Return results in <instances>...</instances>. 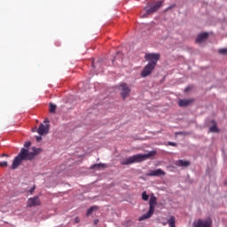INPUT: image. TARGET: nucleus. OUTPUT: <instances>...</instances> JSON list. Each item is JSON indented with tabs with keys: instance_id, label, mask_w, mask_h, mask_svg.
Masks as SVG:
<instances>
[{
	"instance_id": "3",
	"label": "nucleus",
	"mask_w": 227,
	"mask_h": 227,
	"mask_svg": "<svg viewBox=\"0 0 227 227\" xmlns=\"http://www.w3.org/2000/svg\"><path fill=\"white\" fill-rule=\"evenodd\" d=\"M157 205V198L155 196H153L150 198L149 200V211L143 215L140 218L139 221H145V219H150L152 215H153V212H155V206Z\"/></svg>"
},
{
	"instance_id": "19",
	"label": "nucleus",
	"mask_w": 227,
	"mask_h": 227,
	"mask_svg": "<svg viewBox=\"0 0 227 227\" xmlns=\"http://www.w3.org/2000/svg\"><path fill=\"white\" fill-rule=\"evenodd\" d=\"M149 198H150V196L147 195L146 192H142V200L144 201H148Z\"/></svg>"
},
{
	"instance_id": "10",
	"label": "nucleus",
	"mask_w": 227,
	"mask_h": 227,
	"mask_svg": "<svg viewBox=\"0 0 227 227\" xmlns=\"http://www.w3.org/2000/svg\"><path fill=\"white\" fill-rule=\"evenodd\" d=\"M166 176V172L162 169L158 168L156 170H151L147 173V176Z\"/></svg>"
},
{
	"instance_id": "18",
	"label": "nucleus",
	"mask_w": 227,
	"mask_h": 227,
	"mask_svg": "<svg viewBox=\"0 0 227 227\" xmlns=\"http://www.w3.org/2000/svg\"><path fill=\"white\" fill-rule=\"evenodd\" d=\"M209 131L211 132H219V129L217 128V124H213L212 127L209 128Z\"/></svg>"
},
{
	"instance_id": "27",
	"label": "nucleus",
	"mask_w": 227,
	"mask_h": 227,
	"mask_svg": "<svg viewBox=\"0 0 227 227\" xmlns=\"http://www.w3.org/2000/svg\"><path fill=\"white\" fill-rule=\"evenodd\" d=\"M74 222L77 223H81V220L79 219V217H76L75 219H74Z\"/></svg>"
},
{
	"instance_id": "5",
	"label": "nucleus",
	"mask_w": 227,
	"mask_h": 227,
	"mask_svg": "<svg viewBox=\"0 0 227 227\" xmlns=\"http://www.w3.org/2000/svg\"><path fill=\"white\" fill-rule=\"evenodd\" d=\"M160 6H162V2L159 1L157 2L153 6H152L149 9H145V13L142 14V19H146V17H148V15L152 14V13H155V12L157 10H159V8H160Z\"/></svg>"
},
{
	"instance_id": "13",
	"label": "nucleus",
	"mask_w": 227,
	"mask_h": 227,
	"mask_svg": "<svg viewBox=\"0 0 227 227\" xmlns=\"http://www.w3.org/2000/svg\"><path fill=\"white\" fill-rule=\"evenodd\" d=\"M192 99H180L178 101L179 107H187V106H191L192 104Z\"/></svg>"
},
{
	"instance_id": "22",
	"label": "nucleus",
	"mask_w": 227,
	"mask_h": 227,
	"mask_svg": "<svg viewBox=\"0 0 227 227\" xmlns=\"http://www.w3.org/2000/svg\"><path fill=\"white\" fill-rule=\"evenodd\" d=\"M0 168H8V161H0Z\"/></svg>"
},
{
	"instance_id": "29",
	"label": "nucleus",
	"mask_w": 227,
	"mask_h": 227,
	"mask_svg": "<svg viewBox=\"0 0 227 227\" xmlns=\"http://www.w3.org/2000/svg\"><path fill=\"white\" fill-rule=\"evenodd\" d=\"M94 224H98V219L94 220Z\"/></svg>"
},
{
	"instance_id": "21",
	"label": "nucleus",
	"mask_w": 227,
	"mask_h": 227,
	"mask_svg": "<svg viewBox=\"0 0 227 227\" xmlns=\"http://www.w3.org/2000/svg\"><path fill=\"white\" fill-rule=\"evenodd\" d=\"M218 52L219 54L225 55L227 54V49L226 48L220 49Z\"/></svg>"
},
{
	"instance_id": "7",
	"label": "nucleus",
	"mask_w": 227,
	"mask_h": 227,
	"mask_svg": "<svg viewBox=\"0 0 227 227\" xmlns=\"http://www.w3.org/2000/svg\"><path fill=\"white\" fill-rule=\"evenodd\" d=\"M119 90L121 91V97H122L123 100H125L127 97L130 95V88H129V85L127 83H121L119 86Z\"/></svg>"
},
{
	"instance_id": "14",
	"label": "nucleus",
	"mask_w": 227,
	"mask_h": 227,
	"mask_svg": "<svg viewBox=\"0 0 227 227\" xmlns=\"http://www.w3.org/2000/svg\"><path fill=\"white\" fill-rule=\"evenodd\" d=\"M208 38V33H203L198 35L196 42L197 43H201V42H205Z\"/></svg>"
},
{
	"instance_id": "24",
	"label": "nucleus",
	"mask_w": 227,
	"mask_h": 227,
	"mask_svg": "<svg viewBox=\"0 0 227 227\" xmlns=\"http://www.w3.org/2000/svg\"><path fill=\"white\" fill-rule=\"evenodd\" d=\"M24 146H25V148H29V146H31V142H26L24 144Z\"/></svg>"
},
{
	"instance_id": "16",
	"label": "nucleus",
	"mask_w": 227,
	"mask_h": 227,
	"mask_svg": "<svg viewBox=\"0 0 227 227\" xmlns=\"http://www.w3.org/2000/svg\"><path fill=\"white\" fill-rule=\"evenodd\" d=\"M102 168H106V164L97 163L91 166V169H102Z\"/></svg>"
},
{
	"instance_id": "23",
	"label": "nucleus",
	"mask_w": 227,
	"mask_h": 227,
	"mask_svg": "<svg viewBox=\"0 0 227 227\" xmlns=\"http://www.w3.org/2000/svg\"><path fill=\"white\" fill-rule=\"evenodd\" d=\"M35 189H36V186L34 185L32 188H30V190L28 191V192H29L30 194H33V192H35Z\"/></svg>"
},
{
	"instance_id": "6",
	"label": "nucleus",
	"mask_w": 227,
	"mask_h": 227,
	"mask_svg": "<svg viewBox=\"0 0 227 227\" xmlns=\"http://www.w3.org/2000/svg\"><path fill=\"white\" fill-rule=\"evenodd\" d=\"M42 205V200H40V197L34 196L29 198L27 201V207L28 208H33V207H40Z\"/></svg>"
},
{
	"instance_id": "15",
	"label": "nucleus",
	"mask_w": 227,
	"mask_h": 227,
	"mask_svg": "<svg viewBox=\"0 0 227 227\" xmlns=\"http://www.w3.org/2000/svg\"><path fill=\"white\" fill-rule=\"evenodd\" d=\"M167 223H168V224L169 225V227H176V218L174 215L170 216V217L167 220Z\"/></svg>"
},
{
	"instance_id": "26",
	"label": "nucleus",
	"mask_w": 227,
	"mask_h": 227,
	"mask_svg": "<svg viewBox=\"0 0 227 227\" xmlns=\"http://www.w3.org/2000/svg\"><path fill=\"white\" fill-rule=\"evenodd\" d=\"M36 141L37 143H40V141H42V137H36Z\"/></svg>"
},
{
	"instance_id": "9",
	"label": "nucleus",
	"mask_w": 227,
	"mask_h": 227,
	"mask_svg": "<svg viewBox=\"0 0 227 227\" xmlns=\"http://www.w3.org/2000/svg\"><path fill=\"white\" fill-rule=\"evenodd\" d=\"M155 70V66H153L152 64H147L144 69L142 70L141 76L142 77H148Z\"/></svg>"
},
{
	"instance_id": "2",
	"label": "nucleus",
	"mask_w": 227,
	"mask_h": 227,
	"mask_svg": "<svg viewBox=\"0 0 227 227\" xmlns=\"http://www.w3.org/2000/svg\"><path fill=\"white\" fill-rule=\"evenodd\" d=\"M155 155H157V151H151L146 154H135L133 156H129V158H126L125 160H122L121 161V164L122 166H129L130 164L143 162L144 160L151 159V157H155Z\"/></svg>"
},
{
	"instance_id": "4",
	"label": "nucleus",
	"mask_w": 227,
	"mask_h": 227,
	"mask_svg": "<svg viewBox=\"0 0 227 227\" xmlns=\"http://www.w3.org/2000/svg\"><path fill=\"white\" fill-rule=\"evenodd\" d=\"M145 61H149V65L153 67H157V61L160 59V55L159 53H146L145 56Z\"/></svg>"
},
{
	"instance_id": "17",
	"label": "nucleus",
	"mask_w": 227,
	"mask_h": 227,
	"mask_svg": "<svg viewBox=\"0 0 227 227\" xmlns=\"http://www.w3.org/2000/svg\"><path fill=\"white\" fill-rule=\"evenodd\" d=\"M97 208H98V207H97V206L90 207L87 210V214H86L87 217H90V215H91V214H93V211H94V210H97Z\"/></svg>"
},
{
	"instance_id": "28",
	"label": "nucleus",
	"mask_w": 227,
	"mask_h": 227,
	"mask_svg": "<svg viewBox=\"0 0 227 227\" xmlns=\"http://www.w3.org/2000/svg\"><path fill=\"white\" fill-rule=\"evenodd\" d=\"M1 157H10V155H8V154H6V153H3V154L1 155Z\"/></svg>"
},
{
	"instance_id": "31",
	"label": "nucleus",
	"mask_w": 227,
	"mask_h": 227,
	"mask_svg": "<svg viewBox=\"0 0 227 227\" xmlns=\"http://www.w3.org/2000/svg\"><path fill=\"white\" fill-rule=\"evenodd\" d=\"M92 67H93V68H95V62L94 61H92Z\"/></svg>"
},
{
	"instance_id": "12",
	"label": "nucleus",
	"mask_w": 227,
	"mask_h": 227,
	"mask_svg": "<svg viewBox=\"0 0 227 227\" xmlns=\"http://www.w3.org/2000/svg\"><path fill=\"white\" fill-rule=\"evenodd\" d=\"M176 166H178L179 168H189V166H191V161L178 160L176 161Z\"/></svg>"
},
{
	"instance_id": "1",
	"label": "nucleus",
	"mask_w": 227,
	"mask_h": 227,
	"mask_svg": "<svg viewBox=\"0 0 227 227\" xmlns=\"http://www.w3.org/2000/svg\"><path fill=\"white\" fill-rule=\"evenodd\" d=\"M39 153H42V148L32 147V152L21 148L20 153L14 158L11 169H17L24 160H33Z\"/></svg>"
},
{
	"instance_id": "25",
	"label": "nucleus",
	"mask_w": 227,
	"mask_h": 227,
	"mask_svg": "<svg viewBox=\"0 0 227 227\" xmlns=\"http://www.w3.org/2000/svg\"><path fill=\"white\" fill-rule=\"evenodd\" d=\"M168 146H176V143H175V142H168Z\"/></svg>"
},
{
	"instance_id": "8",
	"label": "nucleus",
	"mask_w": 227,
	"mask_h": 227,
	"mask_svg": "<svg viewBox=\"0 0 227 227\" xmlns=\"http://www.w3.org/2000/svg\"><path fill=\"white\" fill-rule=\"evenodd\" d=\"M194 227H212V219L207 218L205 221L199 220L193 223Z\"/></svg>"
},
{
	"instance_id": "30",
	"label": "nucleus",
	"mask_w": 227,
	"mask_h": 227,
	"mask_svg": "<svg viewBox=\"0 0 227 227\" xmlns=\"http://www.w3.org/2000/svg\"><path fill=\"white\" fill-rule=\"evenodd\" d=\"M191 90V87H187L186 89H185V91H190Z\"/></svg>"
},
{
	"instance_id": "11",
	"label": "nucleus",
	"mask_w": 227,
	"mask_h": 227,
	"mask_svg": "<svg viewBox=\"0 0 227 227\" xmlns=\"http://www.w3.org/2000/svg\"><path fill=\"white\" fill-rule=\"evenodd\" d=\"M49 132V125H43V124H40L38 129H37V133L39 136H43V134H47Z\"/></svg>"
},
{
	"instance_id": "20",
	"label": "nucleus",
	"mask_w": 227,
	"mask_h": 227,
	"mask_svg": "<svg viewBox=\"0 0 227 227\" xmlns=\"http://www.w3.org/2000/svg\"><path fill=\"white\" fill-rule=\"evenodd\" d=\"M56 105L50 103V113H56Z\"/></svg>"
}]
</instances>
